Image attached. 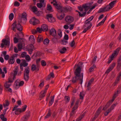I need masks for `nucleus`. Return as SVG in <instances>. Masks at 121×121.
Instances as JSON below:
<instances>
[{
  "label": "nucleus",
  "mask_w": 121,
  "mask_h": 121,
  "mask_svg": "<svg viewBox=\"0 0 121 121\" xmlns=\"http://www.w3.org/2000/svg\"><path fill=\"white\" fill-rule=\"evenodd\" d=\"M81 68L78 65L77 68L74 71V74L75 75V77L73 78L72 82L75 83L76 82V81L79 80L80 81V83L82 84L83 82V73H81Z\"/></svg>",
  "instance_id": "1"
},
{
  "label": "nucleus",
  "mask_w": 121,
  "mask_h": 121,
  "mask_svg": "<svg viewBox=\"0 0 121 121\" xmlns=\"http://www.w3.org/2000/svg\"><path fill=\"white\" fill-rule=\"evenodd\" d=\"M56 9L59 12L67 13L72 11L73 10L72 8L69 5H66L62 7L60 5H56Z\"/></svg>",
  "instance_id": "2"
},
{
  "label": "nucleus",
  "mask_w": 121,
  "mask_h": 121,
  "mask_svg": "<svg viewBox=\"0 0 121 121\" xmlns=\"http://www.w3.org/2000/svg\"><path fill=\"white\" fill-rule=\"evenodd\" d=\"M121 49L120 48H118L114 51V52L113 53L112 55L110 56L108 59V60L107 62V63L110 64L113 60V58L115 56H116L118 54L119 51Z\"/></svg>",
  "instance_id": "3"
},
{
  "label": "nucleus",
  "mask_w": 121,
  "mask_h": 121,
  "mask_svg": "<svg viewBox=\"0 0 121 121\" xmlns=\"http://www.w3.org/2000/svg\"><path fill=\"white\" fill-rule=\"evenodd\" d=\"M13 27L12 29L15 31H16L15 28H16L17 30L20 31H22V26L18 23L17 24L16 21H15L12 24Z\"/></svg>",
  "instance_id": "4"
},
{
  "label": "nucleus",
  "mask_w": 121,
  "mask_h": 121,
  "mask_svg": "<svg viewBox=\"0 0 121 121\" xmlns=\"http://www.w3.org/2000/svg\"><path fill=\"white\" fill-rule=\"evenodd\" d=\"M24 71V78L26 82L29 79V73L30 68L29 67H27L25 69Z\"/></svg>",
  "instance_id": "5"
},
{
  "label": "nucleus",
  "mask_w": 121,
  "mask_h": 121,
  "mask_svg": "<svg viewBox=\"0 0 121 121\" xmlns=\"http://www.w3.org/2000/svg\"><path fill=\"white\" fill-rule=\"evenodd\" d=\"M79 102V100H77L76 101L75 105L72 109V112L70 114L71 116H72L76 112L75 111L78 108Z\"/></svg>",
  "instance_id": "6"
},
{
  "label": "nucleus",
  "mask_w": 121,
  "mask_h": 121,
  "mask_svg": "<svg viewBox=\"0 0 121 121\" xmlns=\"http://www.w3.org/2000/svg\"><path fill=\"white\" fill-rule=\"evenodd\" d=\"M65 19L67 24H70L73 21V18L70 16H68L65 17Z\"/></svg>",
  "instance_id": "7"
},
{
  "label": "nucleus",
  "mask_w": 121,
  "mask_h": 121,
  "mask_svg": "<svg viewBox=\"0 0 121 121\" xmlns=\"http://www.w3.org/2000/svg\"><path fill=\"white\" fill-rule=\"evenodd\" d=\"M2 43L1 44V48H3L4 45H9L10 42L8 40H6L5 39H2Z\"/></svg>",
  "instance_id": "8"
},
{
  "label": "nucleus",
  "mask_w": 121,
  "mask_h": 121,
  "mask_svg": "<svg viewBox=\"0 0 121 121\" xmlns=\"http://www.w3.org/2000/svg\"><path fill=\"white\" fill-rule=\"evenodd\" d=\"M117 68L118 70L121 69V55L119 56L117 60Z\"/></svg>",
  "instance_id": "9"
},
{
  "label": "nucleus",
  "mask_w": 121,
  "mask_h": 121,
  "mask_svg": "<svg viewBox=\"0 0 121 121\" xmlns=\"http://www.w3.org/2000/svg\"><path fill=\"white\" fill-rule=\"evenodd\" d=\"M92 26V24L91 22L86 20L83 26L84 27H86L90 29Z\"/></svg>",
  "instance_id": "10"
},
{
  "label": "nucleus",
  "mask_w": 121,
  "mask_h": 121,
  "mask_svg": "<svg viewBox=\"0 0 121 121\" xmlns=\"http://www.w3.org/2000/svg\"><path fill=\"white\" fill-rule=\"evenodd\" d=\"M121 91V86L119 87L118 88V90L117 91V92H115V93L112 99V101L113 102L115 98L117 96V94H118L120 93Z\"/></svg>",
  "instance_id": "11"
},
{
  "label": "nucleus",
  "mask_w": 121,
  "mask_h": 121,
  "mask_svg": "<svg viewBox=\"0 0 121 121\" xmlns=\"http://www.w3.org/2000/svg\"><path fill=\"white\" fill-rule=\"evenodd\" d=\"M93 2L91 3H89L87 4H83L82 6V8L84 9L85 10L86 12L90 8V6Z\"/></svg>",
  "instance_id": "12"
},
{
  "label": "nucleus",
  "mask_w": 121,
  "mask_h": 121,
  "mask_svg": "<svg viewBox=\"0 0 121 121\" xmlns=\"http://www.w3.org/2000/svg\"><path fill=\"white\" fill-rule=\"evenodd\" d=\"M49 34L53 36H55L56 35V30L54 28H52L50 30Z\"/></svg>",
  "instance_id": "13"
},
{
  "label": "nucleus",
  "mask_w": 121,
  "mask_h": 121,
  "mask_svg": "<svg viewBox=\"0 0 121 121\" xmlns=\"http://www.w3.org/2000/svg\"><path fill=\"white\" fill-rule=\"evenodd\" d=\"M47 17L49 21L50 22H52L55 20V19H53V17H52V15L51 14H47Z\"/></svg>",
  "instance_id": "14"
},
{
  "label": "nucleus",
  "mask_w": 121,
  "mask_h": 121,
  "mask_svg": "<svg viewBox=\"0 0 121 121\" xmlns=\"http://www.w3.org/2000/svg\"><path fill=\"white\" fill-rule=\"evenodd\" d=\"M30 8L31 10L35 14H37V15H38V14L39 12L38 11V9L36 6H31Z\"/></svg>",
  "instance_id": "15"
},
{
  "label": "nucleus",
  "mask_w": 121,
  "mask_h": 121,
  "mask_svg": "<svg viewBox=\"0 0 121 121\" xmlns=\"http://www.w3.org/2000/svg\"><path fill=\"white\" fill-rule=\"evenodd\" d=\"M113 102L112 101V100L109 101L107 103L105 106L103 108V110L104 111L105 110L110 106Z\"/></svg>",
  "instance_id": "16"
},
{
  "label": "nucleus",
  "mask_w": 121,
  "mask_h": 121,
  "mask_svg": "<svg viewBox=\"0 0 121 121\" xmlns=\"http://www.w3.org/2000/svg\"><path fill=\"white\" fill-rule=\"evenodd\" d=\"M46 93V92L44 91H42L40 93V95L39 99L40 100H41L45 96Z\"/></svg>",
  "instance_id": "17"
},
{
  "label": "nucleus",
  "mask_w": 121,
  "mask_h": 121,
  "mask_svg": "<svg viewBox=\"0 0 121 121\" xmlns=\"http://www.w3.org/2000/svg\"><path fill=\"white\" fill-rule=\"evenodd\" d=\"M55 76L53 72H52L48 75L46 78V80H50L51 78H53Z\"/></svg>",
  "instance_id": "18"
},
{
  "label": "nucleus",
  "mask_w": 121,
  "mask_h": 121,
  "mask_svg": "<svg viewBox=\"0 0 121 121\" xmlns=\"http://www.w3.org/2000/svg\"><path fill=\"white\" fill-rule=\"evenodd\" d=\"M39 67L38 66L36 67V65L34 64H33L31 66V70L32 71H34L35 70L36 71H37L39 70Z\"/></svg>",
  "instance_id": "19"
},
{
  "label": "nucleus",
  "mask_w": 121,
  "mask_h": 121,
  "mask_svg": "<svg viewBox=\"0 0 121 121\" xmlns=\"http://www.w3.org/2000/svg\"><path fill=\"white\" fill-rule=\"evenodd\" d=\"M14 56L11 57L8 60V62L9 64H12L14 63L15 62V59Z\"/></svg>",
  "instance_id": "20"
},
{
  "label": "nucleus",
  "mask_w": 121,
  "mask_h": 121,
  "mask_svg": "<svg viewBox=\"0 0 121 121\" xmlns=\"http://www.w3.org/2000/svg\"><path fill=\"white\" fill-rule=\"evenodd\" d=\"M42 29L43 30V31H47L48 29V26L45 24L42 25L41 26Z\"/></svg>",
  "instance_id": "21"
},
{
  "label": "nucleus",
  "mask_w": 121,
  "mask_h": 121,
  "mask_svg": "<svg viewBox=\"0 0 121 121\" xmlns=\"http://www.w3.org/2000/svg\"><path fill=\"white\" fill-rule=\"evenodd\" d=\"M36 20H37V19L34 17L30 20V22L31 24L32 23L33 25H35L37 23L36 22Z\"/></svg>",
  "instance_id": "22"
},
{
  "label": "nucleus",
  "mask_w": 121,
  "mask_h": 121,
  "mask_svg": "<svg viewBox=\"0 0 121 121\" xmlns=\"http://www.w3.org/2000/svg\"><path fill=\"white\" fill-rule=\"evenodd\" d=\"M15 78H14L13 76L12 75V74H11L8 78V81H7V82L10 83H12Z\"/></svg>",
  "instance_id": "23"
},
{
  "label": "nucleus",
  "mask_w": 121,
  "mask_h": 121,
  "mask_svg": "<svg viewBox=\"0 0 121 121\" xmlns=\"http://www.w3.org/2000/svg\"><path fill=\"white\" fill-rule=\"evenodd\" d=\"M22 62L20 64L22 65L24 67L27 66L28 65V63L26 62V61L24 59H22Z\"/></svg>",
  "instance_id": "24"
},
{
  "label": "nucleus",
  "mask_w": 121,
  "mask_h": 121,
  "mask_svg": "<svg viewBox=\"0 0 121 121\" xmlns=\"http://www.w3.org/2000/svg\"><path fill=\"white\" fill-rule=\"evenodd\" d=\"M37 7L39 8H41L42 7L44 8L46 6V4H42L41 3H38L37 4Z\"/></svg>",
  "instance_id": "25"
},
{
  "label": "nucleus",
  "mask_w": 121,
  "mask_h": 121,
  "mask_svg": "<svg viewBox=\"0 0 121 121\" xmlns=\"http://www.w3.org/2000/svg\"><path fill=\"white\" fill-rule=\"evenodd\" d=\"M106 18H107V16H106L100 22L99 24H98L96 26L97 27H98V26H99L101 25H103L104 24L105 21L106 20Z\"/></svg>",
  "instance_id": "26"
},
{
  "label": "nucleus",
  "mask_w": 121,
  "mask_h": 121,
  "mask_svg": "<svg viewBox=\"0 0 121 121\" xmlns=\"http://www.w3.org/2000/svg\"><path fill=\"white\" fill-rule=\"evenodd\" d=\"M55 95H53L52 97L51 96V100L49 101V106H51L52 104L53 103L54 101V99Z\"/></svg>",
  "instance_id": "27"
},
{
  "label": "nucleus",
  "mask_w": 121,
  "mask_h": 121,
  "mask_svg": "<svg viewBox=\"0 0 121 121\" xmlns=\"http://www.w3.org/2000/svg\"><path fill=\"white\" fill-rule=\"evenodd\" d=\"M8 108H7L6 109H4V110L3 112V114H2L0 115V118L1 119H3V118H5L4 117V115H5L7 110Z\"/></svg>",
  "instance_id": "28"
},
{
  "label": "nucleus",
  "mask_w": 121,
  "mask_h": 121,
  "mask_svg": "<svg viewBox=\"0 0 121 121\" xmlns=\"http://www.w3.org/2000/svg\"><path fill=\"white\" fill-rule=\"evenodd\" d=\"M18 68L16 67L15 68V70H13L14 73L13 74H12V75L13 76L14 78H16V76L18 72Z\"/></svg>",
  "instance_id": "29"
},
{
  "label": "nucleus",
  "mask_w": 121,
  "mask_h": 121,
  "mask_svg": "<svg viewBox=\"0 0 121 121\" xmlns=\"http://www.w3.org/2000/svg\"><path fill=\"white\" fill-rule=\"evenodd\" d=\"M65 14L64 13H63L62 14L59 15L58 16V14H57V16L58 19L60 20H61L64 17Z\"/></svg>",
  "instance_id": "30"
},
{
  "label": "nucleus",
  "mask_w": 121,
  "mask_h": 121,
  "mask_svg": "<svg viewBox=\"0 0 121 121\" xmlns=\"http://www.w3.org/2000/svg\"><path fill=\"white\" fill-rule=\"evenodd\" d=\"M57 34L59 36V38H60L62 36V32L61 29H59L57 31Z\"/></svg>",
  "instance_id": "31"
},
{
  "label": "nucleus",
  "mask_w": 121,
  "mask_h": 121,
  "mask_svg": "<svg viewBox=\"0 0 121 121\" xmlns=\"http://www.w3.org/2000/svg\"><path fill=\"white\" fill-rule=\"evenodd\" d=\"M116 2V0H114L111 2L110 3L109 5L110 6L111 8L113 7L114 5L115 4Z\"/></svg>",
  "instance_id": "32"
},
{
  "label": "nucleus",
  "mask_w": 121,
  "mask_h": 121,
  "mask_svg": "<svg viewBox=\"0 0 121 121\" xmlns=\"http://www.w3.org/2000/svg\"><path fill=\"white\" fill-rule=\"evenodd\" d=\"M22 18L24 20L26 21L27 20V15L26 13H23L22 14Z\"/></svg>",
  "instance_id": "33"
},
{
  "label": "nucleus",
  "mask_w": 121,
  "mask_h": 121,
  "mask_svg": "<svg viewBox=\"0 0 121 121\" xmlns=\"http://www.w3.org/2000/svg\"><path fill=\"white\" fill-rule=\"evenodd\" d=\"M67 49L65 47H64L61 50L59 51L60 52L61 54H64L66 51Z\"/></svg>",
  "instance_id": "34"
},
{
  "label": "nucleus",
  "mask_w": 121,
  "mask_h": 121,
  "mask_svg": "<svg viewBox=\"0 0 121 121\" xmlns=\"http://www.w3.org/2000/svg\"><path fill=\"white\" fill-rule=\"evenodd\" d=\"M102 108V107H99L96 111L95 114L99 115L101 112V110Z\"/></svg>",
  "instance_id": "35"
},
{
  "label": "nucleus",
  "mask_w": 121,
  "mask_h": 121,
  "mask_svg": "<svg viewBox=\"0 0 121 121\" xmlns=\"http://www.w3.org/2000/svg\"><path fill=\"white\" fill-rule=\"evenodd\" d=\"M9 82H8L6 81L5 83L4 84V87L6 88H8L11 85V84H9Z\"/></svg>",
  "instance_id": "36"
},
{
  "label": "nucleus",
  "mask_w": 121,
  "mask_h": 121,
  "mask_svg": "<svg viewBox=\"0 0 121 121\" xmlns=\"http://www.w3.org/2000/svg\"><path fill=\"white\" fill-rule=\"evenodd\" d=\"M29 118L28 117L25 115L22 118V121H27Z\"/></svg>",
  "instance_id": "37"
},
{
  "label": "nucleus",
  "mask_w": 121,
  "mask_h": 121,
  "mask_svg": "<svg viewBox=\"0 0 121 121\" xmlns=\"http://www.w3.org/2000/svg\"><path fill=\"white\" fill-rule=\"evenodd\" d=\"M47 7V10L49 11H50L51 12L53 11L52 10V7L50 4L48 5Z\"/></svg>",
  "instance_id": "38"
},
{
  "label": "nucleus",
  "mask_w": 121,
  "mask_h": 121,
  "mask_svg": "<svg viewBox=\"0 0 121 121\" xmlns=\"http://www.w3.org/2000/svg\"><path fill=\"white\" fill-rule=\"evenodd\" d=\"M5 104H3L4 107L5 108L6 107L8 106L9 104V103L8 100H5Z\"/></svg>",
  "instance_id": "39"
},
{
  "label": "nucleus",
  "mask_w": 121,
  "mask_h": 121,
  "mask_svg": "<svg viewBox=\"0 0 121 121\" xmlns=\"http://www.w3.org/2000/svg\"><path fill=\"white\" fill-rule=\"evenodd\" d=\"M65 100L66 103H68L70 101V97L69 96H65Z\"/></svg>",
  "instance_id": "40"
},
{
  "label": "nucleus",
  "mask_w": 121,
  "mask_h": 121,
  "mask_svg": "<svg viewBox=\"0 0 121 121\" xmlns=\"http://www.w3.org/2000/svg\"><path fill=\"white\" fill-rule=\"evenodd\" d=\"M96 67V66L94 64L89 69V71L90 72H91L93 71L95 68Z\"/></svg>",
  "instance_id": "41"
},
{
  "label": "nucleus",
  "mask_w": 121,
  "mask_h": 121,
  "mask_svg": "<svg viewBox=\"0 0 121 121\" xmlns=\"http://www.w3.org/2000/svg\"><path fill=\"white\" fill-rule=\"evenodd\" d=\"M84 94L83 92H80L79 94L80 99L83 100L84 99Z\"/></svg>",
  "instance_id": "42"
},
{
  "label": "nucleus",
  "mask_w": 121,
  "mask_h": 121,
  "mask_svg": "<svg viewBox=\"0 0 121 121\" xmlns=\"http://www.w3.org/2000/svg\"><path fill=\"white\" fill-rule=\"evenodd\" d=\"M18 48L19 51H20L22 48V43H19L18 45Z\"/></svg>",
  "instance_id": "43"
},
{
  "label": "nucleus",
  "mask_w": 121,
  "mask_h": 121,
  "mask_svg": "<svg viewBox=\"0 0 121 121\" xmlns=\"http://www.w3.org/2000/svg\"><path fill=\"white\" fill-rule=\"evenodd\" d=\"M20 81V80L19 79L15 81L14 84L16 86H19V82Z\"/></svg>",
  "instance_id": "44"
},
{
  "label": "nucleus",
  "mask_w": 121,
  "mask_h": 121,
  "mask_svg": "<svg viewBox=\"0 0 121 121\" xmlns=\"http://www.w3.org/2000/svg\"><path fill=\"white\" fill-rule=\"evenodd\" d=\"M49 42V40L48 38H46L44 40L43 43L44 44H48Z\"/></svg>",
  "instance_id": "45"
},
{
  "label": "nucleus",
  "mask_w": 121,
  "mask_h": 121,
  "mask_svg": "<svg viewBox=\"0 0 121 121\" xmlns=\"http://www.w3.org/2000/svg\"><path fill=\"white\" fill-rule=\"evenodd\" d=\"M104 8L105 10V11H108L112 9L109 5H107Z\"/></svg>",
  "instance_id": "46"
},
{
  "label": "nucleus",
  "mask_w": 121,
  "mask_h": 121,
  "mask_svg": "<svg viewBox=\"0 0 121 121\" xmlns=\"http://www.w3.org/2000/svg\"><path fill=\"white\" fill-rule=\"evenodd\" d=\"M51 115V111L50 110H49L48 112V113L47 115L45 116V118L46 119L47 118H48Z\"/></svg>",
  "instance_id": "47"
},
{
  "label": "nucleus",
  "mask_w": 121,
  "mask_h": 121,
  "mask_svg": "<svg viewBox=\"0 0 121 121\" xmlns=\"http://www.w3.org/2000/svg\"><path fill=\"white\" fill-rule=\"evenodd\" d=\"M68 43V42L66 40H61V44L63 45H65Z\"/></svg>",
  "instance_id": "48"
},
{
  "label": "nucleus",
  "mask_w": 121,
  "mask_h": 121,
  "mask_svg": "<svg viewBox=\"0 0 121 121\" xmlns=\"http://www.w3.org/2000/svg\"><path fill=\"white\" fill-rule=\"evenodd\" d=\"M38 42H39L41 41H42L43 40V38L41 37V36H39L37 38Z\"/></svg>",
  "instance_id": "49"
},
{
  "label": "nucleus",
  "mask_w": 121,
  "mask_h": 121,
  "mask_svg": "<svg viewBox=\"0 0 121 121\" xmlns=\"http://www.w3.org/2000/svg\"><path fill=\"white\" fill-rule=\"evenodd\" d=\"M41 64L42 66H44L46 65V63L45 60H42L41 61Z\"/></svg>",
  "instance_id": "50"
},
{
  "label": "nucleus",
  "mask_w": 121,
  "mask_h": 121,
  "mask_svg": "<svg viewBox=\"0 0 121 121\" xmlns=\"http://www.w3.org/2000/svg\"><path fill=\"white\" fill-rule=\"evenodd\" d=\"M78 13L79 14L80 16L82 17L85 16L86 14V12H84L83 13H81L79 12H78Z\"/></svg>",
  "instance_id": "51"
},
{
  "label": "nucleus",
  "mask_w": 121,
  "mask_h": 121,
  "mask_svg": "<svg viewBox=\"0 0 121 121\" xmlns=\"http://www.w3.org/2000/svg\"><path fill=\"white\" fill-rule=\"evenodd\" d=\"M26 51L28 52L30 54H31L32 52L34 49H30V48H26Z\"/></svg>",
  "instance_id": "52"
},
{
  "label": "nucleus",
  "mask_w": 121,
  "mask_h": 121,
  "mask_svg": "<svg viewBox=\"0 0 121 121\" xmlns=\"http://www.w3.org/2000/svg\"><path fill=\"white\" fill-rule=\"evenodd\" d=\"M94 81V79L93 78H92L89 81L87 85H88V86H91L92 83Z\"/></svg>",
  "instance_id": "53"
},
{
  "label": "nucleus",
  "mask_w": 121,
  "mask_h": 121,
  "mask_svg": "<svg viewBox=\"0 0 121 121\" xmlns=\"http://www.w3.org/2000/svg\"><path fill=\"white\" fill-rule=\"evenodd\" d=\"M26 48H30V49H34V45L32 44H30L28 45L27 47Z\"/></svg>",
  "instance_id": "54"
},
{
  "label": "nucleus",
  "mask_w": 121,
  "mask_h": 121,
  "mask_svg": "<svg viewBox=\"0 0 121 121\" xmlns=\"http://www.w3.org/2000/svg\"><path fill=\"white\" fill-rule=\"evenodd\" d=\"M14 17V14L13 13H11L9 16V19L11 20Z\"/></svg>",
  "instance_id": "55"
},
{
  "label": "nucleus",
  "mask_w": 121,
  "mask_h": 121,
  "mask_svg": "<svg viewBox=\"0 0 121 121\" xmlns=\"http://www.w3.org/2000/svg\"><path fill=\"white\" fill-rule=\"evenodd\" d=\"M104 11H105V10L104 8H101L99 9L98 11V13H99L103 12Z\"/></svg>",
  "instance_id": "56"
},
{
  "label": "nucleus",
  "mask_w": 121,
  "mask_h": 121,
  "mask_svg": "<svg viewBox=\"0 0 121 121\" xmlns=\"http://www.w3.org/2000/svg\"><path fill=\"white\" fill-rule=\"evenodd\" d=\"M115 63H113L112 64L110 67H109L110 69H111L112 70L113 68L115 66Z\"/></svg>",
  "instance_id": "57"
},
{
  "label": "nucleus",
  "mask_w": 121,
  "mask_h": 121,
  "mask_svg": "<svg viewBox=\"0 0 121 121\" xmlns=\"http://www.w3.org/2000/svg\"><path fill=\"white\" fill-rule=\"evenodd\" d=\"M37 31V32H38L40 33H41L42 31H43V30L42 29L41 27V28H40L39 27H37L36 28Z\"/></svg>",
  "instance_id": "58"
},
{
  "label": "nucleus",
  "mask_w": 121,
  "mask_h": 121,
  "mask_svg": "<svg viewBox=\"0 0 121 121\" xmlns=\"http://www.w3.org/2000/svg\"><path fill=\"white\" fill-rule=\"evenodd\" d=\"M29 40H31L32 41H35L34 37L33 35H30L29 39Z\"/></svg>",
  "instance_id": "59"
},
{
  "label": "nucleus",
  "mask_w": 121,
  "mask_h": 121,
  "mask_svg": "<svg viewBox=\"0 0 121 121\" xmlns=\"http://www.w3.org/2000/svg\"><path fill=\"white\" fill-rule=\"evenodd\" d=\"M75 43V41L74 40H73L70 43V45L71 47H73L74 46Z\"/></svg>",
  "instance_id": "60"
},
{
  "label": "nucleus",
  "mask_w": 121,
  "mask_h": 121,
  "mask_svg": "<svg viewBox=\"0 0 121 121\" xmlns=\"http://www.w3.org/2000/svg\"><path fill=\"white\" fill-rule=\"evenodd\" d=\"M52 40L54 43H55L57 41V38L54 37L52 39Z\"/></svg>",
  "instance_id": "61"
},
{
  "label": "nucleus",
  "mask_w": 121,
  "mask_h": 121,
  "mask_svg": "<svg viewBox=\"0 0 121 121\" xmlns=\"http://www.w3.org/2000/svg\"><path fill=\"white\" fill-rule=\"evenodd\" d=\"M93 18V16H92L90 17L89 18H88L86 20L90 22L92 20Z\"/></svg>",
  "instance_id": "62"
},
{
  "label": "nucleus",
  "mask_w": 121,
  "mask_h": 121,
  "mask_svg": "<svg viewBox=\"0 0 121 121\" xmlns=\"http://www.w3.org/2000/svg\"><path fill=\"white\" fill-rule=\"evenodd\" d=\"M14 5L15 6L18 7L20 5V3L17 1H16L14 3Z\"/></svg>",
  "instance_id": "63"
},
{
  "label": "nucleus",
  "mask_w": 121,
  "mask_h": 121,
  "mask_svg": "<svg viewBox=\"0 0 121 121\" xmlns=\"http://www.w3.org/2000/svg\"><path fill=\"white\" fill-rule=\"evenodd\" d=\"M25 39H24L23 38H20L19 39V40L18 41L21 42V43H22L23 42H24L25 41Z\"/></svg>",
  "instance_id": "64"
}]
</instances>
